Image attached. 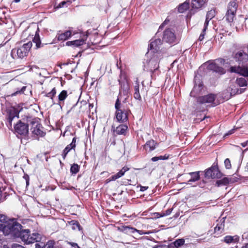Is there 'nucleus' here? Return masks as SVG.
Returning <instances> with one entry per match:
<instances>
[{"label":"nucleus","mask_w":248,"mask_h":248,"mask_svg":"<svg viewBox=\"0 0 248 248\" xmlns=\"http://www.w3.org/2000/svg\"><path fill=\"white\" fill-rule=\"evenodd\" d=\"M18 234L14 238H20L26 244H30L42 240V235L38 232L31 234L29 229H24L22 226L21 229L18 230Z\"/></svg>","instance_id":"f257e3e1"},{"label":"nucleus","mask_w":248,"mask_h":248,"mask_svg":"<svg viewBox=\"0 0 248 248\" xmlns=\"http://www.w3.org/2000/svg\"><path fill=\"white\" fill-rule=\"evenodd\" d=\"M115 117L117 122L124 124L128 120V115L131 113L129 108L122 105L119 100H116L115 103Z\"/></svg>","instance_id":"f03ea898"},{"label":"nucleus","mask_w":248,"mask_h":248,"mask_svg":"<svg viewBox=\"0 0 248 248\" xmlns=\"http://www.w3.org/2000/svg\"><path fill=\"white\" fill-rule=\"evenodd\" d=\"M160 55L157 53H153L149 56H146L147 59L143 62L144 70L150 71L153 73L159 67V60Z\"/></svg>","instance_id":"7ed1b4c3"},{"label":"nucleus","mask_w":248,"mask_h":248,"mask_svg":"<svg viewBox=\"0 0 248 248\" xmlns=\"http://www.w3.org/2000/svg\"><path fill=\"white\" fill-rule=\"evenodd\" d=\"M22 225L15 218L9 219L7 222L4 228V234L5 235H10L15 238L18 234V230L21 229Z\"/></svg>","instance_id":"20e7f679"},{"label":"nucleus","mask_w":248,"mask_h":248,"mask_svg":"<svg viewBox=\"0 0 248 248\" xmlns=\"http://www.w3.org/2000/svg\"><path fill=\"white\" fill-rule=\"evenodd\" d=\"M32 45V42L31 41H29L27 43L24 44L22 46L18 48L13 49L11 52L12 57L14 59L19 58L22 59L27 57Z\"/></svg>","instance_id":"39448f33"},{"label":"nucleus","mask_w":248,"mask_h":248,"mask_svg":"<svg viewBox=\"0 0 248 248\" xmlns=\"http://www.w3.org/2000/svg\"><path fill=\"white\" fill-rule=\"evenodd\" d=\"M29 118H31V116H25L18 121L14 126L16 133L23 136H26L28 135L29 126L30 125Z\"/></svg>","instance_id":"423d86ee"},{"label":"nucleus","mask_w":248,"mask_h":248,"mask_svg":"<svg viewBox=\"0 0 248 248\" xmlns=\"http://www.w3.org/2000/svg\"><path fill=\"white\" fill-rule=\"evenodd\" d=\"M203 172L206 179L220 178L223 174L219 170L217 162H215L209 168L206 169Z\"/></svg>","instance_id":"0eeeda50"},{"label":"nucleus","mask_w":248,"mask_h":248,"mask_svg":"<svg viewBox=\"0 0 248 248\" xmlns=\"http://www.w3.org/2000/svg\"><path fill=\"white\" fill-rule=\"evenodd\" d=\"M243 89H239L238 86L235 82H232L230 83L227 89L222 93V97L227 100L236 94L241 93L243 92Z\"/></svg>","instance_id":"6e6552de"},{"label":"nucleus","mask_w":248,"mask_h":248,"mask_svg":"<svg viewBox=\"0 0 248 248\" xmlns=\"http://www.w3.org/2000/svg\"><path fill=\"white\" fill-rule=\"evenodd\" d=\"M30 125H31V130L34 135L44 137L46 133L41 129V124L39 123V119L37 118H29Z\"/></svg>","instance_id":"1a4fd4ad"},{"label":"nucleus","mask_w":248,"mask_h":248,"mask_svg":"<svg viewBox=\"0 0 248 248\" xmlns=\"http://www.w3.org/2000/svg\"><path fill=\"white\" fill-rule=\"evenodd\" d=\"M194 86L193 90L190 93V95L192 97H196L201 93L203 89V85L202 81V77L200 75H196L194 78Z\"/></svg>","instance_id":"9d476101"},{"label":"nucleus","mask_w":248,"mask_h":248,"mask_svg":"<svg viewBox=\"0 0 248 248\" xmlns=\"http://www.w3.org/2000/svg\"><path fill=\"white\" fill-rule=\"evenodd\" d=\"M232 58L233 60L238 64V66H245L248 65V54L243 50L234 52L232 54Z\"/></svg>","instance_id":"9b49d317"},{"label":"nucleus","mask_w":248,"mask_h":248,"mask_svg":"<svg viewBox=\"0 0 248 248\" xmlns=\"http://www.w3.org/2000/svg\"><path fill=\"white\" fill-rule=\"evenodd\" d=\"M238 7V4L235 0L230 1L228 5L227 11L225 16L226 20L229 23L233 21Z\"/></svg>","instance_id":"f8f14e48"},{"label":"nucleus","mask_w":248,"mask_h":248,"mask_svg":"<svg viewBox=\"0 0 248 248\" xmlns=\"http://www.w3.org/2000/svg\"><path fill=\"white\" fill-rule=\"evenodd\" d=\"M6 118L7 121L6 124L9 129L12 128V121L16 117H19V111L15 107H10L7 108L6 110Z\"/></svg>","instance_id":"ddd939ff"},{"label":"nucleus","mask_w":248,"mask_h":248,"mask_svg":"<svg viewBox=\"0 0 248 248\" xmlns=\"http://www.w3.org/2000/svg\"><path fill=\"white\" fill-rule=\"evenodd\" d=\"M200 172H203V171H195V172H189V173H188L187 174H183V175L178 174L177 175V177H176V178L173 177V178H172V179L173 180L172 182L174 183V182L175 181V180H174L175 179H176V181H178L179 182H180V181H179L178 179L181 176H183V178H186V179H188V177L190 176V178H189L188 180L187 181V184H190L191 182H195L200 179Z\"/></svg>","instance_id":"4468645a"},{"label":"nucleus","mask_w":248,"mask_h":248,"mask_svg":"<svg viewBox=\"0 0 248 248\" xmlns=\"http://www.w3.org/2000/svg\"><path fill=\"white\" fill-rule=\"evenodd\" d=\"M162 44L161 40L159 38L155 39L154 41L151 42L148 51L146 54V56H149L153 53H157L158 55H160L159 52V46Z\"/></svg>","instance_id":"2eb2a0df"},{"label":"nucleus","mask_w":248,"mask_h":248,"mask_svg":"<svg viewBox=\"0 0 248 248\" xmlns=\"http://www.w3.org/2000/svg\"><path fill=\"white\" fill-rule=\"evenodd\" d=\"M119 82L120 87L119 89V93L116 100L121 99V96H128L129 91L128 83L125 78L124 79L119 80Z\"/></svg>","instance_id":"dca6fc26"},{"label":"nucleus","mask_w":248,"mask_h":248,"mask_svg":"<svg viewBox=\"0 0 248 248\" xmlns=\"http://www.w3.org/2000/svg\"><path fill=\"white\" fill-rule=\"evenodd\" d=\"M216 96L213 93L208 94L206 95L199 96L197 101L199 104H212V106H216L217 104L215 103Z\"/></svg>","instance_id":"f3484780"},{"label":"nucleus","mask_w":248,"mask_h":248,"mask_svg":"<svg viewBox=\"0 0 248 248\" xmlns=\"http://www.w3.org/2000/svg\"><path fill=\"white\" fill-rule=\"evenodd\" d=\"M207 0H191L190 14H194L204 5Z\"/></svg>","instance_id":"a211bd4d"},{"label":"nucleus","mask_w":248,"mask_h":248,"mask_svg":"<svg viewBox=\"0 0 248 248\" xmlns=\"http://www.w3.org/2000/svg\"><path fill=\"white\" fill-rule=\"evenodd\" d=\"M208 63H209L207 66L208 70L213 71V72L218 73L220 75L224 74L225 73L224 69L223 67L219 66L214 61L209 62ZM207 62H206L205 64H207Z\"/></svg>","instance_id":"6ab92c4d"},{"label":"nucleus","mask_w":248,"mask_h":248,"mask_svg":"<svg viewBox=\"0 0 248 248\" xmlns=\"http://www.w3.org/2000/svg\"><path fill=\"white\" fill-rule=\"evenodd\" d=\"M231 71L240 74V75L248 78V65L245 66H238L237 67H232Z\"/></svg>","instance_id":"aec40b11"},{"label":"nucleus","mask_w":248,"mask_h":248,"mask_svg":"<svg viewBox=\"0 0 248 248\" xmlns=\"http://www.w3.org/2000/svg\"><path fill=\"white\" fill-rule=\"evenodd\" d=\"M112 129L117 135H125L128 130V126L126 124H121L115 128L113 125L112 126Z\"/></svg>","instance_id":"412c9836"},{"label":"nucleus","mask_w":248,"mask_h":248,"mask_svg":"<svg viewBox=\"0 0 248 248\" xmlns=\"http://www.w3.org/2000/svg\"><path fill=\"white\" fill-rule=\"evenodd\" d=\"M55 243L54 240H49L46 243L41 242V240L36 242L35 248H54Z\"/></svg>","instance_id":"4be33fe9"},{"label":"nucleus","mask_w":248,"mask_h":248,"mask_svg":"<svg viewBox=\"0 0 248 248\" xmlns=\"http://www.w3.org/2000/svg\"><path fill=\"white\" fill-rule=\"evenodd\" d=\"M77 138L74 137L72 139V141L70 144L67 145L66 147L63 150L62 153V156L63 159H65L66 155L70 151L71 149H74L76 147V142Z\"/></svg>","instance_id":"5701e85b"},{"label":"nucleus","mask_w":248,"mask_h":248,"mask_svg":"<svg viewBox=\"0 0 248 248\" xmlns=\"http://www.w3.org/2000/svg\"><path fill=\"white\" fill-rule=\"evenodd\" d=\"M72 34L70 31H66L64 32H62L61 31H59L58 32L56 37L59 41H65L67 40L71 37Z\"/></svg>","instance_id":"b1692460"},{"label":"nucleus","mask_w":248,"mask_h":248,"mask_svg":"<svg viewBox=\"0 0 248 248\" xmlns=\"http://www.w3.org/2000/svg\"><path fill=\"white\" fill-rule=\"evenodd\" d=\"M38 31L39 29L38 28L37 30L35 32V36L32 39V41L35 44L36 49L42 47L44 46V45H46V44H43L41 43V41L39 37Z\"/></svg>","instance_id":"393cba45"},{"label":"nucleus","mask_w":248,"mask_h":248,"mask_svg":"<svg viewBox=\"0 0 248 248\" xmlns=\"http://www.w3.org/2000/svg\"><path fill=\"white\" fill-rule=\"evenodd\" d=\"M129 170V168L127 166H124L118 173L116 174L111 176L109 177L111 181H115L118 178L124 175V173Z\"/></svg>","instance_id":"a878e982"},{"label":"nucleus","mask_w":248,"mask_h":248,"mask_svg":"<svg viewBox=\"0 0 248 248\" xmlns=\"http://www.w3.org/2000/svg\"><path fill=\"white\" fill-rule=\"evenodd\" d=\"M129 170V168L127 166H124L118 173L116 174L111 176L109 177L111 181H115L118 178L124 175V173Z\"/></svg>","instance_id":"bb28decb"},{"label":"nucleus","mask_w":248,"mask_h":248,"mask_svg":"<svg viewBox=\"0 0 248 248\" xmlns=\"http://www.w3.org/2000/svg\"><path fill=\"white\" fill-rule=\"evenodd\" d=\"M118 230L127 234L134 233L137 231V229L130 226H122L121 228H118Z\"/></svg>","instance_id":"cd10ccee"},{"label":"nucleus","mask_w":248,"mask_h":248,"mask_svg":"<svg viewBox=\"0 0 248 248\" xmlns=\"http://www.w3.org/2000/svg\"><path fill=\"white\" fill-rule=\"evenodd\" d=\"M190 1L186 0L183 3L179 4L177 7V11L179 13H183L189 8Z\"/></svg>","instance_id":"c85d7f7f"},{"label":"nucleus","mask_w":248,"mask_h":248,"mask_svg":"<svg viewBox=\"0 0 248 248\" xmlns=\"http://www.w3.org/2000/svg\"><path fill=\"white\" fill-rule=\"evenodd\" d=\"M85 44V40L83 39L76 40L72 41H68L66 43L67 46H73L74 47H78Z\"/></svg>","instance_id":"c756f323"},{"label":"nucleus","mask_w":248,"mask_h":248,"mask_svg":"<svg viewBox=\"0 0 248 248\" xmlns=\"http://www.w3.org/2000/svg\"><path fill=\"white\" fill-rule=\"evenodd\" d=\"M162 42L166 43H170V28H166L163 32Z\"/></svg>","instance_id":"7c9ffc66"},{"label":"nucleus","mask_w":248,"mask_h":248,"mask_svg":"<svg viewBox=\"0 0 248 248\" xmlns=\"http://www.w3.org/2000/svg\"><path fill=\"white\" fill-rule=\"evenodd\" d=\"M68 96L67 91L66 90H62L58 95V105L60 106L61 108H62V104L64 103V101Z\"/></svg>","instance_id":"2f4dec72"},{"label":"nucleus","mask_w":248,"mask_h":248,"mask_svg":"<svg viewBox=\"0 0 248 248\" xmlns=\"http://www.w3.org/2000/svg\"><path fill=\"white\" fill-rule=\"evenodd\" d=\"M156 145V142L155 140H150L146 142L145 144L144 145V148L146 150L152 151L155 148Z\"/></svg>","instance_id":"473e14b6"},{"label":"nucleus","mask_w":248,"mask_h":248,"mask_svg":"<svg viewBox=\"0 0 248 248\" xmlns=\"http://www.w3.org/2000/svg\"><path fill=\"white\" fill-rule=\"evenodd\" d=\"M231 182H232V180L231 178H229L228 177H224L220 180H217L216 183V185L217 186H226Z\"/></svg>","instance_id":"72a5a7b5"},{"label":"nucleus","mask_w":248,"mask_h":248,"mask_svg":"<svg viewBox=\"0 0 248 248\" xmlns=\"http://www.w3.org/2000/svg\"><path fill=\"white\" fill-rule=\"evenodd\" d=\"M235 83L238 87L246 86L248 84V78L247 79L244 78H237Z\"/></svg>","instance_id":"f704fd0d"},{"label":"nucleus","mask_w":248,"mask_h":248,"mask_svg":"<svg viewBox=\"0 0 248 248\" xmlns=\"http://www.w3.org/2000/svg\"><path fill=\"white\" fill-rule=\"evenodd\" d=\"M69 224L72 226V229L73 230H75L77 229L78 230V231H81L82 230V228L79 223V222L75 220H72L68 222Z\"/></svg>","instance_id":"c9c22d12"},{"label":"nucleus","mask_w":248,"mask_h":248,"mask_svg":"<svg viewBox=\"0 0 248 248\" xmlns=\"http://www.w3.org/2000/svg\"><path fill=\"white\" fill-rule=\"evenodd\" d=\"M135 93L134 94V98L137 100H141V97L140 96V91H139V84L138 82L136 83V85L134 86Z\"/></svg>","instance_id":"e433bc0d"},{"label":"nucleus","mask_w":248,"mask_h":248,"mask_svg":"<svg viewBox=\"0 0 248 248\" xmlns=\"http://www.w3.org/2000/svg\"><path fill=\"white\" fill-rule=\"evenodd\" d=\"M185 240L184 239H179L171 243V248H178L184 245Z\"/></svg>","instance_id":"4c0bfd02"},{"label":"nucleus","mask_w":248,"mask_h":248,"mask_svg":"<svg viewBox=\"0 0 248 248\" xmlns=\"http://www.w3.org/2000/svg\"><path fill=\"white\" fill-rule=\"evenodd\" d=\"M180 40V36L179 34H175L171 31V45L177 44Z\"/></svg>","instance_id":"58836bf2"},{"label":"nucleus","mask_w":248,"mask_h":248,"mask_svg":"<svg viewBox=\"0 0 248 248\" xmlns=\"http://www.w3.org/2000/svg\"><path fill=\"white\" fill-rule=\"evenodd\" d=\"M80 167L77 164H73L70 168V172L72 174H76L79 170Z\"/></svg>","instance_id":"ea45409f"},{"label":"nucleus","mask_w":248,"mask_h":248,"mask_svg":"<svg viewBox=\"0 0 248 248\" xmlns=\"http://www.w3.org/2000/svg\"><path fill=\"white\" fill-rule=\"evenodd\" d=\"M128 97V95L127 96H121V98L119 99V102L120 103V104L122 105L125 106L126 108H129V107H128L129 103H128V101H127Z\"/></svg>","instance_id":"a19ab883"},{"label":"nucleus","mask_w":248,"mask_h":248,"mask_svg":"<svg viewBox=\"0 0 248 248\" xmlns=\"http://www.w3.org/2000/svg\"><path fill=\"white\" fill-rule=\"evenodd\" d=\"M170 214V209H168L165 212H162L161 213H155V217L159 218L160 217H163L167 215H169Z\"/></svg>","instance_id":"79ce46f5"},{"label":"nucleus","mask_w":248,"mask_h":248,"mask_svg":"<svg viewBox=\"0 0 248 248\" xmlns=\"http://www.w3.org/2000/svg\"><path fill=\"white\" fill-rule=\"evenodd\" d=\"M225 217H223L222 220L223 221L220 224H217L214 229L215 232H220L221 230H223L224 227V222L225 221Z\"/></svg>","instance_id":"37998d69"},{"label":"nucleus","mask_w":248,"mask_h":248,"mask_svg":"<svg viewBox=\"0 0 248 248\" xmlns=\"http://www.w3.org/2000/svg\"><path fill=\"white\" fill-rule=\"evenodd\" d=\"M72 3V1L69 0H67L66 1L63 0L56 7L57 9H59L64 6H67V5H70Z\"/></svg>","instance_id":"c03bdc74"},{"label":"nucleus","mask_w":248,"mask_h":248,"mask_svg":"<svg viewBox=\"0 0 248 248\" xmlns=\"http://www.w3.org/2000/svg\"><path fill=\"white\" fill-rule=\"evenodd\" d=\"M56 94V89L55 88H53L50 92L46 94V96L49 97L52 100V102H53V98Z\"/></svg>","instance_id":"a18cd8bd"},{"label":"nucleus","mask_w":248,"mask_h":248,"mask_svg":"<svg viewBox=\"0 0 248 248\" xmlns=\"http://www.w3.org/2000/svg\"><path fill=\"white\" fill-rule=\"evenodd\" d=\"M170 18L169 16H168L165 20L161 24V25L159 26L158 31L157 33H158L161 30H163L164 26L167 25L168 23L170 22Z\"/></svg>","instance_id":"49530a36"},{"label":"nucleus","mask_w":248,"mask_h":248,"mask_svg":"<svg viewBox=\"0 0 248 248\" xmlns=\"http://www.w3.org/2000/svg\"><path fill=\"white\" fill-rule=\"evenodd\" d=\"M215 16V10H211L208 11L206 14V18L209 20L212 19Z\"/></svg>","instance_id":"de8ad7c7"},{"label":"nucleus","mask_w":248,"mask_h":248,"mask_svg":"<svg viewBox=\"0 0 248 248\" xmlns=\"http://www.w3.org/2000/svg\"><path fill=\"white\" fill-rule=\"evenodd\" d=\"M234 241V237L230 235H227L224 238V241L227 243L230 244L231 243L233 242Z\"/></svg>","instance_id":"09e8293b"},{"label":"nucleus","mask_w":248,"mask_h":248,"mask_svg":"<svg viewBox=\"0 0 248 248\" xmlns=\"http://www.w3.org/2000/svg\"><path fill=\"white\" fill-rule=\"evenodd\" d=\"M9 219H8V217L7 216H6L4 215L0 214V222L1 223H3L5 224H6L7 222Z\"/></svg>","instance_id":"8fccbe9b"},{"label":"nucleus","mask_w":248,"mask_h":248,"mask_svg":"<svg viewBox=\"0 0 248 248\" xmlns=\"http://www.w3.org/2000/svg\"><path fill=\"white\" fill-rule=\"evenodd\" d=\"M224 165H225V168L227 169H230L231 168V161L229 158H226L224 160Z\"/></svg>","instance_id":"3c124183"},{"label":"nucleus","mask_w":248,"mask_h":248,"mask_svg":"<svg viewBox=\"0 0 248 248\" xmlns=\"http://www.w3.org/2000/svg\"><path fill=\"white\" fill-rule=\"evenodd\" d=\"M66 242L67 244L70 245L72 248H80L78 244L76 243L69 242L68 241H66Z\"/></svg>","instance_id":"603ef678"},{"label":"nucleus","mask_w":248,"mask_h":248,"mask_svg":"<svg viewBox=\"0 0 248 248\" xmlns=\"http://www.w3.org/2000/svg\"><path fill=\"white\" fill-rule=\"evenodd\" d=\"M210 20H209V19H207V18H206V20L205 21V22H204V28L203 29V32H204L206 31V29L207 28V27L208 26V24H209V22Z\"/></svg>","instance_id":"864d4df0"},{"label":"nucleus","mask_w":248,"mask_h":248,"mask_svg":"<svg viewBox=\"0 0 248 248\" xmlns=\"http://www.w3.org/2000/svg\"><path fill=\"white\" fill-rule=\"evenodd\" d=\"M23 178L26 180V186H28L29 185L30 177L27 174H24Z\"/></svg>","instance_id":"5fc2aeb1"},{"label":"nucleus","mask_w":248,"mask_h":248,"mask_svg":"<svg viewBox=\"0 0 248 248\" xmlns=\"http://www.w3.org/2000/svg\"><path fill=\"white\" fill-rule=\"evenodd\" d=\"M26 87L25 86L23 87L20 90L17 91L15 93H13L12 95H16L18 93H23L24 91L26 90Z\"/></svg>","instance_id":"6e6d98bb"},{"label":"nucleus","mask_w":248,"mask_h":248,"mask_svg":"<svg viewBox=\"0 0 248 248\" xmlns=\"http://www.w3.org/2000/svg\"><path fill=\"white\" fill-rule=\"evenodd\" d=\"M11 248H25L22 245H20L18 244L14 243L13 244L11 247Z\"/></svg>","instance_id":"4d7b16f0"},{"label":"nucleus","mask_w":248,"mask_h":248,"mask_svg":"<svg viewBox=\"0 0 248 248\" xmlns=\"http://www.w3.org/2000/svg\"><path fill=\"white\" fill-rule=\"evenodd\" d=\"M137 232L140 235H142V234H149L150 233V232H145L143 230H137Z\"/></svg>","instance_id":"13d9d810"},{"label":"nucleus","mask_w":248,"mask_h":248,"mask_svg":"<svg viewBox=\"0 0 248 248\" xmlns=\"http://www.w3.org/2000/svg\"><path fill=\"white\" fill-rule=\"evenodd\" d=\"M234 129H231L229 130L228 133L225 134L224 136L226 137L227 136L230 135L234 133Z\"/></svg>","instance_id":"bf43d9fd"},{"label":"nucleus","mask_w":248,"mask_h":248,"mask_svg":"<svg viewBox=\"0 0 248 248\" xmlns=\"http://www.w3.org/2000/svg\"><path fill=\"white\" fill-rule=\"evenodd\" d=\"M204 34H205V32H203V31H202V33H201V34H200V35L199 36V40L202 41L203 40V39L204 38Z\"/></svg>","instance_id":"052dcab7"},{"label":"nucleus","mask_w":248,"mask_h":248,"mask_svg":"<svg viewBox=\"0 0 248 248\" xmlns=\"http://www.w3.org/2000/svg\"><path fill=\"white\" fill-rule=\"evenodd\" d=\"M5 226V224H0V231H2L4 232Z\"/></svg>","instance_id":"680f3d73"},{"label":"nucleus","mask_w":248,"mask_h":248,"mask_svg":"<svg viewBox=\"0 0 248 248\" xmlns=\"http://www.w3.org/2000/svg\"><path fill=\"white\" fill-rule=\"evenodd\" d=\"M148 186H141L140 190L141 191H144L148 189Z\"/></svg>","instance_id":"e2e57ef3"},{"label":"nucleus","mask_w":248,"mask_h":248,"mask_svg":"<svg viewBox=\"0 0 248 248\" xmlns=\"http://www.w3.org/2000/svg\"><path fill=\"white\" fill-rule=\"evenodd\" d=\"M233 237H234L233 242H238V241L239 240V237L238 236L235 235V236H233Z\"/></svg>","instance_id":"0e129e2a"},{"label":"nucleus","mask_w":248,"mask_h":248,"mask_svg":"<svg viewBox=\"0 0 248 248\" xmlns=\"http://www.w3.org/2000/svg\"><path fill=\"white\" fill-rule=\"evenodd\" d=\"M152 161L153 162H155L158 160V156H155L152 158L151 159Z\"/></svg>","instance_id":"69168bd1"},{"label":"nucleus","mask_w":248,"mask_h":248,"mask_svg":"<svg viewBox=\"0 0 248 248\" xmlns=\"http://www.w3.org/2000/svg\"><path fill=\"white\" fill-rule=\"evenodd\" d=\"M169 156L170 155H162L163 160H166V159H168L169 158Z\"/></svg>","instance_id":"338daca9"},{"label":"nucleus","mask_w":248,"mask_h":248,"mask_svg":"<svg viewBox=\"0 0 248 248\" xmlns=\"http://www.w3.org/2000/svg\"><path fill=\"white\" fill-rule=\"evenodd\" d=\"M245 25H248V14L246 16V17H245Z\"/></svg>","instance_id":"774afa93"}]
</instances>
